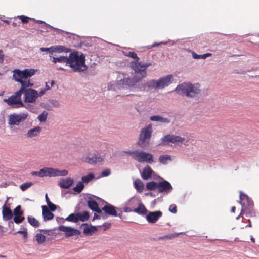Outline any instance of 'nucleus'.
<instances>
[{
  "instance_id": "f257e3e1",
  "label": "nucleus",
  "mask_w": 259,
  "mask_h": 259,
  "mask_svg": "<svg viewBox=\"0 0 259 259\" xmlns=\"http://www.w3.org/2000/svg\"><path fill=\"white\" fill-rule=\"evenodd\" d=\"M37 70L34 69H25L23 70L20 69H15L13 71V77L15 81L19 82L21 84V87H22V84H24V102L27 103L34 102L38 96L37 91L32 89H27L29 87H32L33 83L31 82L30 78L34 75Z\"/></svg>"
},
{
  "instance_id": "f03ea898",
  "label": "nucleus",
  "mask_w": 259,
  "mask_h": 259,
  "mask_svg": "<svg viewBox=\"0 0 259 259\" xmlns=\"http://www.w3.org/2000/svg\"><path fill=\"white\" fill-rule=\"evenodd\" d=\"M151 65V63H142L141 62H131V67L134 71L132 73V78H124L118 81L116 87L118 89L126 88L128 87L133 86L137 82L140 81L146 77L147 73L146 70L147 67Z\"/></svg>"
},
{
  "instance_id": "7ed1b4c3",
  "label": "nucleus",
  "mask_w": 259,
  "mask_h": 259,
  "mask_svg": "<svg viewBox=\"0 0 259 259\" xmlns=\"http://www.w3.org/2000/svg\"><path fill=\"white\" fill-rule=\"evenodd\" d=\"M85 55L78 51L71 53L68 57V66L74 72H81L87 68L85 64Z\"/></svg>"
},
{
  "instance_id": "20e7f679",
  "label": "nucleus",
  "mask_w": 259,
  "mask_h": 259,
  "mask_svg": "<svg viewBox=\"0 0 259 259\" xmlns=\"http://www.w3.org/2000/svg\"><path fill=\"white\" fill-rule=\"evenodd\" d=\"M180 95H185L188 97L194 98L201 93L200 84L183 83L178 85L175 90Z\"/></svg>"
},
{
  "instance_id": "39448f33",
  "label": "nucleus",
  "mask_w": 259,
  "mask_h": 259,
  "mask_svg": "<svg viewBox=\"0 0 259 259\" xmlns=\"http://www.w3.org/2000/svg\"><path fill=\"white\" fill-rule=\"evenodd\" d=\"M22 84V87H20L19 90L15 92L8 99H4V102L13 108H18L25 107L27 109H30V106L29 105L24 106L21 100V96L24 91V84Z\"/></svg>"
},
{
  "instance_id": "423d86ee",
  "label": "nucleus",
  "mask_w": 259,
  "mask_h": 259,
  "mask_svg": "<svg viewBox=\"0 0 259 259\" xmlns=\"http://www.w3.org/2000/svg\"><path fill=\"white\" fill-rule=\"evenodd\" d=\"M239 203L242 206L241 213H245L249 217L254 216L255 212L253 209V202L249 197L242 192H240Z\"/></svg>"
},
{
  "instance_id": "0eeeda50",
  "label": "nucleus",
  "mask_w": 259,
  "mask_h": 259,
  "mask_svg": "<svg viewBox=\"0 0 259 259\" xmlns=\"http://www.w3.org/2000/svg\"><path fill=\"white\" fill-rule=\"evenodd\" d=\"M152 132L151 124H149L141 130L138 141V144L141 148H144L149 144Z\"/></svg>"
},
{
  "instance_id": "6e6552de",
  "label": "nucleus",
  "mask_w": 259,
  "mask_h": 259,
  "mask_svg": "<svg viewBox=\"0 0 259 259\" xmlns=\"http://www.w3.org/2000/svg\"><path fill=\"white\" fill-rule=\"evenodd\" d=\"M40 177H55V176H65L67 175L68 171L67 170H59L58 169L44 167L40 170Z\"/></svg>"
},
{
  "instance_id": "1a4fd4ad",
  "label": "nucleus",
  "mask_w": 259,
  "mask_h": 259,
  "mask_svg": "<svg viewBox=\"0 0 259 259\" xmlns=\"http://www.w3.org/2000/svg\"><path fill=\"white\" fill-rule=\"evenodd\" d=\"M172 76L166 75L157 80H153L150 81V85L154 87L155 89H162L168 86L172 82Z\"/></svg>"
},
{
  "instance_id": "9d476101",
  "label": "nucleus",
  "mask_w": 259,
  "mask_h": 259,
  "mask_svg": "<svg viewBox=\"0 0 259 259\" xmlns=\"http://www.w3.org/2000/svg\"><path fill=\"white\" fill-rule=\"evenodd\" d=\"M28 116L26 113L11 114L9 116L8 123L10 125H19L20 123L24 121Z\"/></svg>"
},
{
  "instance_id": "9b49d317",
  "label": "nucleus",
  "mask_w": 259,
  "mask_h": 259,
  "mask_svg": "<svg viewBox=\"0 0 259 259\" xmlns=\"http://www.w3.org/2000/svg\"><path fill=\"white\" fill-rule=\"evenodd\" d=\"M152 154L137 150L135 160L141 163H152L153 162Z\"/></svg>"
},
{
  "instance_id": "f8f14e48",
  "label": "nucleus",
  "mask_w": 259,
  "mask_h": 259,
  "mask_svg": "<svg viewBox=\"0 0 259 259\" xmlns=\"http://www.w3.org/2000/svg\"><path fill=\"white\" fill-rule=\"evenodd\" d=\"M185 139L184 138L178 136L174 135H166L161 139V145H168L170 142L179 144L184 143Z\"/></svg>"
},
{
  "instance_id": "ddd939ff",
  "label": "nucleus",
  "mask_w": 259,
  "mask_h": 259,
  "mask_svg": "<svg viewBox=\"0 0 259 259\" xmlns=\"http://www.w3.org/2000/svg\"><path fill=\"white\" fill-rule=\"evenodd\" d=\"M104 156L91 153H88L84 158V161L91 164L102 162L104 160Z\"/></svg>"
},
{
  "instance_id": "4468645a",
  "label": "nucleus",
  "mask_w": 259,
  "mask_h": 259,
  "mask_svg": "<svg viewBox=\"0 0 259 259\" xmlns=\"http://www.w3.org/2000/svg\"><path fill=\"white\" fill-rule=\"evenodd\" d=\"M172 189L171 185L168 181L164 180L158 182V190L160 193L164 192L166 194L169 193Z\"/></svg>"
},
{
  "instance_id": "2eb2a0df",
  "label": "nucleus",
  "mask_w": 259,
  "mask_h": 259,
  "mask_svg": "<svg viewBox=\"0 0 259 259\" xmlns=\"http://www.w3.org/2000/svg\"><path fill=\"white\" fill-rule=\"evenodd\" d=\"M20 205H18L14 209L13 214L14 215V221L16 224H20L22 223L25 219L23 215V211L21 209Z\"/></svg>"
},
{
  "instance_id": "dca6fc26",
  "label": "nucleus",
  "mask_w": 259,
  "mask_h": 259,
  "mask_svg": "<svg viewBox=\"0 0 259 259\" xmlns=\"http://www.w3.org/2000/svg\"><path fill=\"white\" fill-rule=\"evenodd\" d=\"M162 213L160 211L149 212L146 215L147 221L150 223H155L162 216Z\"/></svg>"
},
{
  "instance_id": "f3484780",
  "label": "nucleus",
  "mask_w": 259,
  "mask_h": 259,
  "mask_svg": "<svg viewBox=\"0 0 259 259\" xmlns=\"http://www.w3.org/2000/svg\"><path fill=\"white\" fill-rule=\"evenodd\" d=\"M104 211L109 215L116 217L118 215L116 208L114 206L108 204L105 205L102 208V211Z\"/></svg>"
},
{
  "instance_id": "a211bd4d",
  "label": "nucleus",
  "mask_w": 259,
  "mask_h": 259,
  "mask_svg": "<svg viewBox=\"0 0 259 259\" xmlns=\"http://www.w3.org/2000/svg\"><path fill=\"white\" fill-rule=\"evenodd\" d=\"M2 214L3 219L5 221L10 220L13 217L11 210L6 204H4L2 207Z\"/></svg>"
},
{
  "instance_id": "6ab92c4d",
  "label": "nucleus",
  "mask_w": 259,
  "mask_h": 259,
  "mask_svg": "<svg viewBox=\"0 0 259 259\" xmlns=\"http://www.w3.org/2000/svg\"><path fill=\"white\" fill-rule=\"evenodd\" d=\"M88 207L93 211L98 213H102V209H100L98 206V203L94 199L89 200L88 201Z\"/></svg>"
},
{
  "instance_id": "aec40b11",
  "label": "nucleus",
  "mask_w": 259,
  "mask_h": 259,
  "mask_svg": "<svg viewBox=\"0 0 259 259\" xmlns=\"http://www.w3.org/2000/svg\"><path fill=\"white\" fill-rule=\"evenodd\" d=\"M42 215L44 220L46 221L52 219L54 217V214L46 206H42Z\"/></svg>"
},
{
  "instance_id": "412c9836",
  "label": "nucleus",
  "mask_w": 259,
  "mask_h": 259,
  "mask_svg": "<svg viewBox=\"0 0 259 259\" xmlns=\"http://www.w3.org/2000/svg\"><path fill=\"white\" fill-rule=\"evenodd\" d=\"M153 172V171L151 168L149 166L147 165L144 168L143 170L141 175L142 177L144 180H148L151 177Z\"/></svg>"
},
{
  "instance_id": "4be33fe9",
  "label": "nucleus",
  "mask_w": 259,
  "mask_h": 259,
  "mask_svg": "<svg viewBox=\"0 0 259 259\" xmlns=\"http://www.w3.org/2000/svg\"><path fill=\"white\" fill-rule=\"evenodd\" d=\"M73 180L70 178L62 179L59 182V185L61 188L67 189L73 184Z\"/></svg>"
},
{
  "instance_id": "5701e85b",
  "label": "nucleus",
  "mask_w": 259,
  "mask_h": 259,
  "mask_svg": "<svg viewBox=\"0 0 259 259\" xmlns=\"http://www.w3.org/2000/svg\"><path fill=\"white\" fill-rule=\"evenodd\" d=\"M138 206L137 208H135L133 209V211L140 215H144L146 214L147 212V210L144 205L140 202H139V204H138Z\"/></svg>"
},
{
  "instance_id": "b1692460",
  "label": "nucleus",
  "mask_w": 259,
  "mask_h": 259,
  "mask_svg": "<svg viewBox=\"0 0 259 259\" xmlns=\"http://www.w3.org/2000/svg\"><path fill=\"white\" fill-rule=\"evenodd\" d=\"M134 186L138 192L141 193L143 192L144 188V185L140 179H136L134 182Z\"/></svg>"
},
{
  "instance_id": "393cba45",
  "label": "nucleus",
  "mask_w": 259,
  "mask_h": 259,
  "mask_svg": "<svg viewBox=\"0 0 259 259\" xmlns=\"http://www.w3.org/2000/svg\"><path fill=\"white\" fill-rule=\"evenodd\" d=\"M41 128L39 126L35 127L32 129L29 130L26 135L28 137L31 138L37 136L41 132Z\"/></svg>"
},
{
  "instance_id": "a878e982",
  "label": "nucleus",
  "mask_w": 259,
  "mask_h": 259,
  "mask_svg": "<svg viewBox=\"0 0 259 259\" xmlns=\"http://www.w3.org/2000/svg\"><path fill=\"white\" fill-rule=\"evenodd\" d=\"M53 53L57 52V53H62L65 52L68 53L71 50L69 48L65 47L64 46L62 45H57V46H53Z\"/></svg>"
},
{
  "instance_id": "bb28decb",
  "label": "nucleus",
  "mask_w": 259,
  "mask_h": 259,
  "mask_svg": "<svg viewBox=\"0 0 259 259\" xmlns=\"http://www.w3.org/2000/svg\"><path fill=\"white\" fill-rule=\"evenodd\" d=\"M68 57L64 56H60L58 57H53L52 61L54 63L57 62L59 63H65L66 65L68 66Z\"/></svg>"
},
{
  "instance_id": "cd10ccee",
  "label": "nucleus",
  "mask_w": 259,
  "mask_h": 259,
  "mask_svg": "<svg viewBox=\"0 0 259 259\" xmlns=\"http://www.w3.org/2000/svg\"><path fill=\"white\" fill-rule=\"evenodd\" d=\"M152 121H158L162 123H169V121L167 118H163L159 115L152 116L150 118Z\"/></svg>"
},
{
  "instance_id": "c85d7f7f",
  "label": "nucleus",
  "mask_w": 259,
  "mask_h": 259,
  "mask_svg": "<svg viewBox=\"0 0 259 259\" xmlns=\"http://www.w3.org/2000/svg\"><path fill=\"white\" fill-rule=\"evenodd\" d=\"M80 234V232L77 229H74L71 227H69L68 231L65 234V236L67 237L76 236L79 235Z\"/></svg>"
},
{
  "instance_id": "c756f323",
  "label": "nucleus",
  "mask_w": 259,
  "mask_h": 259,
  "mask_svg": "<svg viewBox=\"0 0 259 259\" xmlns=\"http://www.w3.org/2000/svg\"><path fill=\"white\" fill-rule=\"evenodd\" d=\"M146 187L148 190L154 191L158 189V182L155 181L148 182L146 184Z\"/></svg>"
},
{
  "instance_id": "7c9ffc66",
  "label": "nucleus",
  "mask_w": 259,
  "mask_h": 259,
  "mask_svg": "<svg viewBox=\"0 0 259 259\" xmlns=\"http://www.w3.org/2000/svg\"><path fill=\"white\" fill-rule=\"evenodd\" d=\"M78 221H81L82 222L88 220L90 218L89 213L88 211H83L82 212L77 213Z\"/></svg>"
},
{
  "instance_id": "2f4dec72",
  "label": "nucleus",
  "mask_w": 259,
  "mask_h": 259,
  "mask_svg": "<svg viewBox=\"0 0 259 259\" xmlns=\"http://www.w3.org/2000/svg\"><path fill=\"white\" fill-rule=\"evenodd\" d=\"M27 219L29 223L33 227L37 228L39 226V222L34 217L28 216Z\"/></svg>"
},
{
  "instance_id": "473e14b6",
  "label": "nucleus",
  "mask_w": 259,
  "mask_h": 259,
  "mask_svg": "<svg viewBox=\"0 0 259 259\" xmlns=\"http://www.w3.org/2000/svg\"><path fill=\"white\" fill-rule=\"evenodd\" d=\"M84 187L83 183L82 181H79L75 187L73 188V191L79 193H80Z\"/></svg>"
},
{
  "instance_id": "72a5a7b5",
  "label": "nucleus",
  "mask_w": 259,
  "mask_h": 259,
  "mask_svg": "<svg viewBox=\"0 0 259 259\" xmlns=\"http://www.w3.org/2000/svg\"><path fill=\"white\" fill-rule=\"evenodd\" d=\"M171 160L170 156L168 155H161L159 157V161L163 164L167 163L168 161Z\"/></svg>"
},
{
  "instance_id": "f704fd0d",
  "label": "nucleus",
  "mask_w": 259,
  "mask_h": 259,
  "mask_svg": "<svg viewBox=\"0 0 259 259\" xmlns=\"http://www.w3.org/2000/svg\"><path fill=\"white\" fill-rule=\"evenodd\" d=\"M94 176H95L94 174L89 173V174L82 177V182L83 183H88L94 178Z\"/></svg>"
},
{
  "instance_id": "c9c22d12",
  "label": "nucleus",
  "mask_w": 259,
  "mask_h": 259,
  "mask_svg": "<svg viewBox=\"0 0 259 259\" xmlns=\"http://www.w3.org/2000/svg\"><path fill=\"white\" fill-rule=\"evenodd\" d=\"M97 231L95 226H91L89 227H85L83 230V233L85 234H91Z\"/></svg>"
},
{
  "instance_id": "e433bc0d",
  "label": "nucleus",
  "mask_w": 259,
  "mask_h": 259,
  "mask_svg": "<svg viewBox=\"0 0 259 259\" xmlns=\"http://www.w3.org/2000/svg\"><path fill=\"white\" fill-rule=\"evenodd\" d=\"M77 216H78V215L77 214V213H71V214H70L69 215H68L67 217L66 220L69 222L77 223V222H78V219Z\"/></svg>"
},
{
  "instance_id": "4c0bfd02",
  "label": "nucleus",
  "mask_w": 259,
  "mask_h": 259,
  "mask_svg": "<svg viewBox=\"0 0 259 259\" xmlns=\"http://www.w3.org/2000/svg\"><path fill=\"white\" fill-rule=\"evenodd\" d=\"M35 238L38 244H42L46 240V236L40 233L36 234Z\"/></svg>"
},
{
  "instance_id": "58836bf2",
  "label": "nucleus",
  "mask_w": 259,
  "mask_h": 259,
  "mask_svg": "<svg viewBox=\"0 0 259 259\" xmlns=\"http://www.w3.org/2000/svg\"><path fill=\"white\" fill-rule=\"evenodd\" d=\"M139 201L135 198H132L127 202V205L131 207V208H134L136 205L139 204Z\"/></svg>"
},
{
  "instance_id": "ea45409f",
  "label": "nucleus",
  "mask_w": 259,
  "mask_h": 259,
  "mask_svg": "<svg viewBox=\"0 0 259 259\" xmlns=\"http://www.w3.org/2000/svg\"><path fill=\"white\" fill-rule=\"evenodd\" d=\"M33 185L32 182H26L21 184L20 186V188L22 191H25L26 189L30 187Z\"/></svg>"
},
{
  "instance_id": "a19ab883",
  "label": "nucleus",
  "mask_w": 259,
  "mask_h": 259,
  "mask_svg": "<svg viewBox=\"0 0 259 259\" xmlns=\"http://www.w3.org/2000/svg\"><path fill=\"white\" fill-rule=\"evenodd\" d=\"M48 113L46 111H44L42 113L39 115L38 117V119L40 122H45L47 118Z\"/></svg>"
},
{
  "instance_id": "79ce46f5",
  "label": "nucleus",
  "mask_w": 259,
  "mask_h": 259,
  "mask_svg": "<svg viewBox=\"0 0 259 259\" xmlns=\"http://www.w3.org/2000/svg\"><path fill=\"white\" fill-rule=\"evenodd\" d=\"M126 56L136 59L134 62H139L138 61L139 60V58L137 56V54L134 52H129Z\"/></svg>"
},
{
  "instance_id": "37998d69",
  "label": "nucleus",
  "mask_w": 259,
  "mask_h": 259,
  "mask_svg": "<svg viewBox=\"0 0 259 259\" xmlns=\"http://www.w3.org/2000/svg\"><path fill=\"white\" fill-rule=\"evenodd\" d=\"M17 18L19 19L21 22L23 23H27L29 22V20H30V18L26 16L25 15H20L18 16Z\"/></svg>"
},
{
  "instance_id": "c03bdc74",
  "label": "nucleus",
  "mask_w": 259,
  "mask_h": 259,
  "mask_svg": "<svg viewBox=\"0 0 259 259\" xmlns=\"http://www.w3.org/2000/svg\"><path fill=\"white\" fill-rule=\"evenodd\" d=\"M137 150H134V151H124V152L125 153L128 154L130 156H131L134 159L135 158V156L136 155Z\"/></svg>"
},
{
  "instance_id": "a18cd8bd",
  "label": "nucleus",
  "mask_w": 259,
  "mask_h": 259,
  "mask_svg": "<svg viewBox=\"0 0 259 259\" xmlns=\"http://www.w3.org/2000/svg\"><path fill=\"white\" fill-rule=\"evenodd\" d=\"M169 210L173 213H176L177 211L176 205L175 204L170 205L169 207Z\"/></svg>"
},
{
  "instance_id": "49530a36",
  "label": "nucleus",
  "mask_w": 259,
  "mask_h": 259,
  "mask_svg": "<svg viewBox=\"0 0 259 259\" xmlns=\"http://www.w3.org/2000/svg\"><path fill=\"white\" fill-rule=\"evenodd\" d=\"M40 50L42 51V52H45V51H47L50 53H53V46H51V47L50 48H44V47H41L40 48Z\"/></svg>"
},
{
  "instance_id": "de8ad7c7",
  "label": "nucleus",
  "mask_w": 259,
  "mask_h": 259,
  "mask_svg": "<svg viewBox=\"0 0 259 259\" xmlns=\"http://www.w3.org/2000/svg\"><path fill=\"white\" fill-rule=\"evenodd\" d=\"M69 227L62 225L59 226V230L65 232L66 234L67 231H68Z\"/></svg>"
},
{
  "instance_id": "09e8293b",
  "label": "nucleus",
  "mask_w": 259,
  "mask_h": 259,
  "mask_svg": "<svg viewBox=\"0 0 259 259\" xmlns=\"http://www.w3.org/2000/svg\"><path fill=\"white\" fill-rule=\"evenodd\" d=\"M178 236V234H170V235H166L165 236H163V237H162L161 238H160V239H171L172 238H174V237H176Z\"/></svg>"
},
{
  "instance_id": "8fccbe9b",
  "label": "nucleus",
  "mask_w": 259,
  "mask_h": 259,
  "mask_svg": "<svg viewBox=\"0 0 259 259\" xmlns=\"http://www.w3.org/2000/svg\"><path fill=\"white\" fill-rule=\"evenodd\" d=\"M48 206L50 211H54L56 209V206L52 202L49 203V204H48Z\"/></svg>"
},
{
  "instance_id": "3c124183",
  "label": "nucleus",
  "mask_w": 259,
  "mask_h": 259,
  "mask_svg": "<svg viewBox=\"0 0 259 259\" xmlns=\"http://www.w3.org/2000/svg\"><path fill=\"white\" fill-rule=\"evenodd\" d=\"M16 233L21 234L23 235V236L24 238H27V232L26 231L19 230V231H18Z\"/></svg>"
},
{
  "instance_id": "603ef678",
  "label": "nucleus",
  "mask_w": 259,
  "mask_h": 259,
  "mask_svg": "<svg viewBox=\"0 0 259 259\" xmlns=\"http://www.w3.org/2000/svg\"><path fill=\"white\" fill-rule=\"evenodd\" d=\"M110 174V170L107 169L102 172L101 175L102 176L106 177L108 176Z\"/></svg>"
},
{
  "instance_id": "864d4df0",
  "label": "nucleus",
  "mask_w": 259,
  "mask_h": 259,
  "mask_svg": "<svg viewBox=\"0 0 259 259\" xmlns=\"http://www.w3.org/2000/svg\"><path fill=\"white\" fill-rule=\"evenodd\" d=\"M54 83L55 82L54 81H52L51 83V86H49L47 83H46V87L44 90L46 91L49 90L51 87L54 85Z\"/></svg>"
},
{
  "instance_id": "5fc2aeb1",
  "label": "nucleus",
  "mask_w": 259,
  "mask_h": 259,
  "mask_svg": "<svg viewBox=\"0 0 259 259\" xmlns=\"http://www.w3.org/2000/svg\"><path fill=\"white\" fill-rule=\"evenodd\" d=\"M4 55L3 54V51L0 50V63H2L4 61Z\"/></svg>"
},
{
  "instance_id": "6e6d98bb",
  "label": "nucleus",
  "mask_w": 259,
  "mask_h": 259,
  "mask_svg": "<svg viewBox=\"0 0 259 259\" xmlns=\"http://www.w3.org/2000/svg\"><path fill=\"white\" fill-rule=\"evenodd\" d=\"M192 57L194 59H200L201 58V55H198L196 53L193 52H192Z\"/></svg>"
},
{
  "instance_id": "4d7b16f0",
  "label": "nucleus",
  "mask_w": 259,
  "mask_h": 259,
  "mask_svg": "<svg viewBox=\"0 0 259 259\" xmlns=\"http://www.w3.org/2000/svg\"><path fill=\"white\" fill-rule=\"evenodd\" d=\"M211 56V54L210 53H206L203 55H201V58H202L203 59L206 58L207 57H209Z\"/></svg>"
},
{
  "instance_id": "13d9d810",
  "label": "nucleus",
  "mask_w": 259,
  "mask_h": 259,
  "mask_svg": "<svg viewBox=\"0 0 259 259\" xmlns=\"http://www.w3.org/2000/svg\"><path fill=\"white\" fill-rule=\"evenodd\" d=\"M124 211L125 212H131L133 211V209H132L131 207H126L124 208Z\"/></svg>"
},
{
  "instance_id": "bf43d9fd",
  "label": "nucleus",
  "mask_w": 259,
  "mask_h": 259,
  "mask_svg": "<svg viewBox=\"0 0 259 259\" xmlns=\"http://www.w3.org/2000/svg\"><path fill=\"white\" fill-rule=\"evenodd\" d=\"M31 174L32 175H36V176H38L39 177H40V170L38 171H32L31 172Z\"/></svg>"
},
{
  "instance_id": "052dcab7",
  "label": "nucleus",
  "mask_w": 259,
  "mask_h": 259,
  "mask_svg": "<svg viewBox=\"0 0 259 259\" xmlns=\"http://www.w3.org/2000/svg\"><path fill=\"white\" fill-rule=\"evenodd\" d=\"M110 226V224L105 223L103 224V227H104V230H106L108 228H109Z\"/></svg>"
},
{
  "instance_id": "680f3d73",
  "label": "nucleus",
  "mask_w": 259,
  "mask_h": 259,
  "mask_svg": "<svg viewBox=\"0 0 259 259\" xmlns=\"http://www.w3.org/2000/svg\"><path fill=\"white\" fill-rule=\"evenodd\" d=\"M20 25V22L17 23L16 22H13L12 23V26L13 27H16Z\"/></svg>"
},
{
  "instance_id": "e2e57ef3",
  "label": "nucleus",
  "mask_w": 259,
  "mask_h": 259,
  "mask_svg": "<svg viewBox=\"0 0 259 259\" xmlns=\"http://www.w3.org/2000/svg\"><path fill=\"white\" fill-rule=\"evenodd\" d=\"M45 199H46V201L47 202V204H49V203L51 202L50 201L49 198L47 194H46V195H45Z\"/></svg>"
},
{
  "instance_id": "0e129e2a",
  "label": "nucleus",
  "mask_w": 259,
  "mask_h": 259,
  "mask_svg": "<svg viewBox=\"0 0 259 259\" xmlns=\"http://www.w3.org/2000/svg\"><path fill=\"white\" fill-rule=\"evenodd\" d=\"M236 210V207L235 206H233L231 207V212L232 213H234Z\"/></svg>"
},
{
  "instance_id": "69168bd1",
  "label": "nucleus",
  "mask_w": 259,
  "mask_h": 259,
  "mask_svg": "<svg viewBox=\"0 0 259 259\" xmlns=\"http://www.w3.org/2000/svg\"><path fill=\"white\" fill-rule=\"evenodd\" d=\"M160 45V44L159 43H156V42H155V43H153L151 46V47H156V46H158Z\"/></svg>"
},
{
  "instance_id": "338daca9",
  "label": "nucleus",
  "mask_w": 259,
  "mask_h": 259,
  "mask_svg": "<svg viewBox=\"0 0 259 259\" xmlns=\"http://www.w3.org/2000/svg\"><path fill=\"white\" fill-rule=\"evenodd\" d=\"M46 91L44 90H42L41 91H40L39 92V94H38V95H39L40 96H42L44 94V93H45Z\"/></svg>"
},
{
  "instance_id": "774afa93",
  "label": "nucleus",
  "mask_w": 259,
  "mask_h": 259,
  "mask_svg": "<svg viewBox=\"0 0 259 259\" xmlns=\"http://www.w3.org/2000/svg\"><path fill=\"white\" fill-rule=\"evenodd\" d=\"M100 217L97 215V214L95 213L94 215V218L93 219H100Z\"/></svg>"
}]
</instances>
